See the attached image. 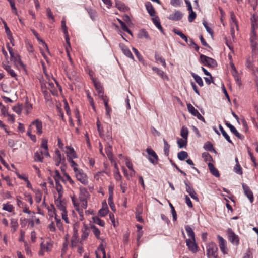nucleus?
Masks as SVG:
<instances>
[{
  "label": "nucleus",
  "mask_w": 258,
  "mask_h": 258,
  "mask_svg": "<svg viewBox=\"0 0 258 258\" xmlns=\"http://www.w3.org/2000/svg\"><path fill=\"white\" fill-rule=\"evenodd\" d=\"M90 195L87 190L84 187H80V194L79 200L80 203H78L74 197H72L73 204L77 211L79 210L80 206L82 209H86L87 207V199Z\"/></svg>",
  "instance_id": "nucleus-1"
},
{
  "label": "nucleus",
  "mask_w": 258,
  "mask_h": 258,
  "mask_svg": "<svg viewBox=\"0 0 258 258\" xmlns=\"http://www.w3.org/2000/svg\"><path fill=\"white\" fill-rule=\"evenodd\" d=\"M206 254L208 258H219L218 247L214 242H211L206 246Z\"/></svg>",
  "instance_id": "nucleus-2"
},
{
  "label": "nucleus",
  "mask_w": 258,
  "mask_h": 258,
  "mask_svg": "<svg viewBox=\"0 0 258 258\" xmlns=\"http://www.w3.org/2000/svg\"><path fill=\"white\" fill-rule=\"evenodd\" d=\"M200 58L201 62L204 66L214 68L217 65L216 61L211 57L206 56L203 54H201Z\"/></svg>",
  "instance_id": "nucleus-3"
},
{
  "label": "nucleus",
  "mask_w": 258,
  "mask_h": 258,
  "mask_svg": "<svg viewBox=\"0 0 258 258\" xmlns=\"http://www.w3.org/2000/svg\"><path fill=\"white\" fill-rule=\"evenodd\" d=\"M146 152L149 155L148 159L152 164L155 165L158 163V157L155 152L151 148L148 147Z\"/></svg>",
  "instance_id": "nucleus-4"
},
{
  "label": "nucleus",
  "mask_w": 258,
  "mask_h": 258,
  "mask_svg": "<svg viewBox=\"0 0 258 258\" xmlns=\"http://www.w3.org/2000/svg\"><path fill=\"white\" fill-rule=\"evenodd\" d=\"M229 240L234 245H237L239 243L238 236L235 234L231 228L227 231Z\"/></svg>",
  "instance_id": "nucleus-5"
},
{
  "label": "nucleus",
  "mask_w": 258,
  "mask_h": 258,
  "mask_svg": "<svg viewBox=\"0 0 258 258\" xmlns=\"http://www.w3.org/2000/svg\"><path fill=\"white\" fill-rule=\"evenodd\" d=\"M113 190L114 188L112 186H110L108 188L109 197H108V204L111 209L113 211L115 212L116 209L115 204H114L113 199Z\"/></svg>",
  "instance_id": "nucleus-6"
},
{
  "label": "nucleus",
  "mask_w": 258,
  "mask_h": 258,
  "mask_svg": "<svg viewBox=\"0 0 258 258\" xmlns=\"http://www.w3.org/2000/svg\"><path fill=\"white\" fill-rule=\"evenodd\" d=\"M187 109L188 111L195 116H196L198 119L202 120L205 122L204 118L201 115L199 111L195 108V107L190 104L187 105Z\"/></svg>",
  "instance_id": "nucleus-7"
},
{
  "label": "nucleus",
  "mask_w": 258,
  "mask_h": 258,
  "mask_svg": "<svg viewBox=\"0 0 258 258\" xmlns=\"http://www.w3.org/2000/svg\"><path fill=\"white\" fill-rule=\"evenodd\" d=\"M76 178L81 183L86 185L88 183V179L86 175L83 171L79 170L75 172Z\"/></svg>",
  "instance_id": "nucleus-8"
},
{
  "label": "nucleus",
  "mask_w": 258,
  "mask_h": 258,
  "mask_svg": "<svg viewBox=\"0 0 258 258\" xmlns=\"http://www.w3.org/2000/svg\"><path fill=\"white\" fill-rule=\"evenodd\" d=\"M32 125H35L36 128V133L38 135H40L42 134V122L39 119H36L34 121H32L29 126H30V128H31V126Z\"/></svg>",
  "instance_id": "nucleus-9"
},
{
  "label": "nucleus",
  "mask_w": 258,
  "mask_h": 258,
  "mask_svg": "<svg viewBox=\"0 0 258 258\" xmlns=\"http://www.w3.org/2000/svg\"><path fill=\"white\" fill-rule=\"evenodd\" d=\"M184 183L186 186V190L189 194L190 196L195 200L198 201L199 199L197 196L196 192L192 187L190 186L187 181H184Z\"/></svg>",
  "instance_id": "nucleus-10"
},
{
  "label": "nucleus",
  "mask_w": 258,
  "mask_h": 258,
  "mask_svg": "<svg viewBox=\"0 0 258 258\" xmlns=\"http://www.w3.org/2000/svg\"><path fill=\"white\" fill-rule=\"evenodd\" d=\"M92 81L95 89L97 91L99 97H102L104 94V92L101 83L94 79H92Z\"/></svg>",
  "instance_id": "nucleus-11"
},
{
  "label": "nucleus",
  "mask_w": 258,
  "mask_h": 258,
  "mask_svg": "<svg viewBox=\"0 0 258 258\" xmlns=\"http://www.w3.org/2000/svg\"><path fill=\"white\" fill-rule=\"evenodd\" d=\"M186 245L188 246L189 249L193 253H196L198 251V248L197 244L195 243V240L188 239L186 241Z\"/></svg>",
  "instance_id": "nucleus-12"
},
{
  "label": "nucleus",
  "mask_w": 258,
  "mask_h": 258,
  "mask_svg": "<svg viewBox=\"0 0 258 258\" xmlns=\"http://www.w3.org/2000/svg\"><path fill=\"white\" fill-rule=\"evenodd\" d=\"M217 238L219 240V247L221 251L224 254L227 253V248L226 246V241L219 235L217 236Z\"/></svg>",
  "instance_id": "nucleus-13"
},
{
  "label": "nucleus",
  "mask_w": 258,
  "mask_h": 258,
  "mask_svg": "<svg viewBox=\"0 0 258 258\" xmlns=\"http://www.w3.org/2000/svg\"><path fill=\"white\" fill-rule=\"evenodd\" d=\"M183 17V14L179 11H176L174 13L170 14L168 16V19L172 21L180 20Z\"/></svg>",
  "instance_id": "nucleus-14"
},
{
  "label": "nucleus",
  "mask_w": 258,
  "mask_h": 258,
  "mask_svg": "<svg viewBox=\"0 0 258 258\" xmlns=\"http://www.w3.org/2000/svg\"><path fill=\"white\" fill-rule=\"evenodd\" d=\"M242 187L244 190L245 195L249 199L250 201L252 202L253 201V194L251 190L250 189L249 187L244 184L242 185Z\"/></svg>",
  "instance_id": "nucleus-15"
},
{
  "label": "nucleus",
  "mask_w": 258,
  "mask_h": 258,
  "mask_svg": "<svg viewBox=\"0 0 258 258\" xmlns=\"http://www.w3.org/2000/svg\"><path fill=\"white\" fill-rule=\"evenodd\" d=\"M61 198L58 197L55 200V204L58 209L62 211V212H66V208L64 204L61 201Z\"/></svg>",
  "instance_id": "nucleus-16"
},
{
  "label": "nucleus",
  "mask_w": 258,
  "mask_h": 258,
  "mask_svg": "<svg viewBox=\"0 0 258 258\" xmlns=\"http://www.w3.org/2000/svg\"><path fill=\"white\" fill-rule=\"evenodd\" d=\"M68 149L67 152L68 160L77 158V155L74 149L72 147H66Z\"/></svg>",
  "instance_id": "nucleus-17"
},
{
  "label": "nucleus",
  "mask_w": 258,
  "mask_h": 258,
  "mask_svg": "<svg viewBox=\"0 0 258 258\" xmlns=\"http://www.w3.org/2000/svg\"><path fill=\"white\" fill-rule=\"evenodd\" d=\"M251 30L258 29V16L256 14H253L251 18Z\"/></svg>",
  "instance_id": "nucleus-18"
},
{
  "label": "nucleus",
  "mask_w": 258,
  "mask_h": 258,
  "mask_svg": "<svg viewBox=\"0 0 258 258\" xmlns=\"http://www.w3.org/2000/svg\"><path fill=\"white\" fill-rule=\"evenodd\" d=\"M257 36L256 32L255 30H251V33L250 35V41L251 42V46L253 48H254L256 45V40Z\"/></svg>",
  "instance_id": "nucleus-19"
},
{
  "label": "nucleus",
  "mask_w": 258,
  "mask_h": 258,
  "mask_svg": "<svg viewBox=\"0 0 258 258\" xmlns=\"http://www.w3.org/2000/svg\"><path fill=\"white\" fill-rule=\"evenodd\" d=\"M145 6L150 15L151 16H155V10L153 8L152 4L150 2H147L145 4Z\"/></svg>",
  "instance_id": "nucleus-20"
},
{
  "label": "nucleus",
  "mask_w": 258,
  "mask_h": 258,
  "mask_svg": "<svg viewBox=\"0 0 258 258\" xmlns=\"http://www.w3.org/2000/svg\"><path fill=\"white\" fill-rule=\"evenodd\" d=\"M208 167L210 172L215 177H219L220 174L218 170L214 167V165L211 163H209Z\"/></svg>",
  "instance_id": "nucleus-21"
},
{
  "label": "nucleus",
  "mask_w": 258,
  "mask_h": 258,
  "mask_svg": "<svg viewBox=\"0 0 258 258\" xmlns=\"http://www.w3.org/2000/svg\"><path fill=\"white\" fill-rule=\"evenodd\" d=\"M41 248L44 249L45 251L49 252L51 251L53 244L50 242H47L44 243L43 242L41 243Z\"/></svg>",
  "instance_id": "nucleus-22"
},
{
  "label": "nucleus",
  "mask_w": 258,
  "mask_h": 258,
  "mask_svg": "<svg viewBox=\"0 0 258 258\" xmlns=\"http://www.w3.org/2000/svg\"><path fill=\"white\" fill-rule=\"evenodd\" d=\"M3 67L5 69V70L10 74L11 77L16 78L17 75L16 73L15 72V71L11 69L10 66L8 64H5L3 63Z\"/></svg>",
  "instance_id": "nucleus-23"
},
{
  "label": "nucleus",
  "mask_w": 258,
  "mask_h": 258,
  "mask_svg": "<svg viewBox=\"0 0 258 258\" xmlns=\"http://www.w3.org/2000/svg\"><path fill=\"white\" fill-rule=\"evenodd\" d=\"M55 184H56V189L58 194V197L59 198H62L63 195V188L62 185L60 184L59 181L57 180H55Z\"/></svg>",
  "instance_id": "nucleus-24"
},
{
  "label": "nucleus",
  "mask_w": 258,
  "mask_h": 258,
  "mask_svg": "<svg viewBox=\"0 0 258 258\" xmlns=\"http://www.w3.org/2000/svg\"><path fill=\"white\" fill-rule=\"evenodd\" d=\"M152 21L154 24L156 26V27L161 31L162 33H164L163 28L160 24L159 18L158 16H155L152 18Z\"/></svg>",
  "instance_id": "nucleus-25"
},
{
  "label": "nucleus",
  "mask_w": 258,
  "mask_h": 258,
  "mask_svg": "<svg viewBox=\"0 0 258 258\" xmlns=\"http://www.w3.org/2000/svg\"><path fill=\"white\" fill-rule=\"evenodd\" d=\"M108 212H109V209L107 207L106 202H105L104 205H103V207L101 209H100L99 211V214L101 216L104 217L108 214Z\"/></svg>",
  "instance_id": "nucleus-26"
},
{
  "label": "nucleus",
  "mask_w": 258,
  "mask_h": 258,
  "mask_svg": "<svg viewBox=\"0 0 258 258\" xmlns=\"http://www.w3.org/2000/svg\"><path fill=\"white\" fill-rule=\"evenodd\" d=\"M43 152L42 151L40 152H36L34 153V161L36 162H43V157L42 156Z\"/></svg>",
  "instance_id": "nucleus-27"
},
{
  "label": "nucleus",
  "mask_w": 258,
  "mask_h": 258,
  "mask_svg": "<svg viewBox=\"0 0 258 258\" xmlns=\"http://www.w3.org/2000/svg\"><path fill=\"white\" fill-rule=\"evenodd\" d=\"M185 228L188 236L190 238V239L195 240V233L192 229L188 225L185 226Z\"/></svg>",
  "instance_id": "nucleus-28"
},
{
  "label": "nucleus",
  "mask_w": 258,
  "mask_h": 258,
  "mask_svg": "<svg viewBox=\"0 0 258 258\" xmlns=\"http://www.w3.org/2000/svg\"><path fill=\"white\" fill-rule=\"evenodd\" d=\"M55 153L56 156L54 157V160H57L64 163L66 161L65 157L61 155L60 152L58 149H56Z\"/></svg>",
  "instance_id": "nucleus-29"
},
{
  "label": "nucleus",
  "mask_w": 258,
  "mask_h": 258,
  "mask_svg": "<svg viewBox=\"0 0 258 258\" xmlns=\"http://www.w3.org/2000/svg\"><path fill=\"white\" fill-rule=\"evenodd\" d=\"M12 59L17 66H21L22 67H25L22 61H21L20 56L19 54L16 55V56L13 57Z\"/></svg>",
  "instance_id": "nucleus-30"
},
{
  "label": "nucleus",
  "mask_w": 258,
  "mask_h": 258,
  "mask_svg": "<svg viewBox=\"0 0 258 258\" xmlns=\"http://www.w3.org/2000/svg\"><path fill=\"white\" fill-rule=\"evenodd\" d=\"M11 226L13 232H15L18 227V220L15 218H12L11 219Z\"/></svg>",
  "instance_id": "nucleus-31"
},
{
  "label": "nucleus",
  "mask_w": 258,
  "mask_h": 258,
  "mask_svg": "<svg viewBox=\"0 0 258 258\" xmlns=\"http://www.w3.org/2000/svg\"><path fill=\"white\" fill-rule=\"evenodd\" d=\"M105 152L109 159L112 161V147L110 145L108 144L105 149Z\"/></svg>",
  "instance_id": "nucleus-32"
},
{
  "label": "nucleus",
  "mask_w": 258,
  "mask_h": 258,
  "mask_svg": "<svg viewBox=\"0 0 258 258\" xmlns=\"http://www.w3.org/2000/svg\"><path fill=\"white\" fill-rule=\"evenodd\" d=\"M191 76L200 86L202 87L203 86V82L200 76H198L194 73H191Z\"/></svg>",
  "instance_id": "nucleus-33"
},
{
  "label": "nucleus",
  "mask_w": 258,
  "mask_h": 258,
  "mask_svg": "<svg viewBox=\"0 0 258 258\" xmlns=\"http://www.w3.org/2000/svg\"><path fill=\"white\" fill-rule=\"evenodd\" d=\"M219 128L220 131L221 132V134L224 136V137L225 138V139L230 143H232V141L231 140L229 135L226 133V132L225 131L223 127L221 124H219Z\"/></svg>",
  "instance_id": "nucleus-34"
},
{
  "label": "nucleus",
  "mask_w": 258,
  "mask_h": 258,
  "mask_svg": "<svg viewBox=\"0 0 258 258\" xmlns=\"http://www.w3.org/2000/svg\"><path fill=\"white\" fill-rule=\"evenodd\" d=\"M177 144L179 148L185 147L187 145V139H179L177 140Z\"/></svg>",
  "instance_id": "nucleus-35"
},
{
  "label": "nucleus",
  "mask_w": 258,
  "mask_h": 258,
  "mask_svg": "<svg viewBox=\"0 0 258 258\" xmlns=\"http://www.w3.org/2000/svg\"><path fill=\"white\" fill-rule=\"evenodd\" d=\"M92 220L94 223L102 226L104 227L105 225L104 222L100 219L98 217L95 216L92 217Z\"/></svg>",
  "instance_id": "nucleus-36"
},
{
  "label": "nucleus",
  "mask_w": 258,
  "mask_h": 258,
  "mask_svg": "<svg viewBox=\"0 0 258 258\" xmlns=\"http://www.w3.org/2000/svg\"><path fill=\"white\" fill-rule=\"evenodd\" d=\"M163 142L164 154L166 156H168L169 153V149L170 146L164 139H163Z\"/></svg>",
  "instance_id": "nucleus-37"
},
{
  "label": "nucleus",
  "mask_w": 258,
  "mask_h": 258,
  "mask_svg": "<svg viewBox=\"0 0 258 258\" xmlns=\"http://www.w3.org/2000/svg\"><path fill=\"white\" fill-rule=\"evenodd\" d=\"M89 234V229L86 226H84V229L82 230V235L81 238L83 240L86 239Z\"/></svg>",
  "instance_id": "nucleus-38"
},
{
  "label": "nucleus",
  "mask_w": 258,
  "mask_h": 258,
  "mask_svg": "<svg viewBox=\"0 0 258 258\" xmlns=\"http://www.w3.org/2000/svg\"><path fill=\"white\" fill-rule=\"evenodd\" d=\"M180 135L183 138L187 139L188 135V130L187 128L184 126H182L181 130Z\"/></svg>",
  "instance_id": "nucleus-39"
},
{
  "label": "nucleus",
  "mask_w": 258,
  "mask_h": 258,
  "mask_svg": "<svg viewBox=\"0 0 258 258\" xmlns=\"http://www.w3.org/2000/svg\"><path fill=\"white\" fill-rule=\"evenodd\" d=\"M230 17H231V20L232 22L231 25L233 26V25H234L236 27V29L238 30V23L236 20V16L233 12H231L230 13Z\"/></svg>",
  "instance_id": "nucleus-40"
},
{
  "label": "nucleus",
  "mask_w": 258,
  "mask_h": 258,
  "mask_svg": "<svg viewBox=\"0 0 258 258\" xmlns=\"http://www.w3.org/2000/svg\"><path fill=\"white\" fill-rule=\"evenodd\" d=\"M152 69L161 78H164L165 77L167 78V76L165 75L164 72L161 70L156 67H153Z\"/></svg>",
  "instance_id": "nucleus-41"
},
{
  "label": "nucleus",
  "mask_w": 258,
  "mask_h": 258,
  "mask_svg": "<svg viewBox=\"0 0 258 258\" xmlns=\"http://www.w3.org/2000/svg\"><path fill=\"white\" fill-rule=\"evenodd\" d=\"M122 51L123 53L128 57L131 58L132 59L134 58L133 55L132 54L130 50L125 47H123L122 48Z\"/></svg>",
  "instance_id": "nucleus-42"
},
{
  "label": "nucleus",
  "mask_w": 258,
  "mask_h": 258,
  "mask_svg": "<svg viewBox=\"0 0 258 258\" xmlns=\"http://www.w3.org/2000/svg\"><path fill=\"white\" fill-rule=\"evenodd\" d=\"M91 228L92 230L93 234L95 235L97 239H99L100 234V231L99 230V229L94 225L91 226Z\"/></svg>",
  "instance_id": "nucleus-43"
},
{
  "label": "nucleus",
  "mask_w": 258,
  "mask_h": 258,
  "mask_svg": "<svg viewBox=\"0 0 258 258\" xmlns=\"http://www.w3.org/2000/svg\"><path fill=\"white\" fill-rule=\"evenodd\" d=\"M188 157V154L185 151H181L178 153V158L180 160H183L187 158Z\"/></svg>",
  "instance_id": "nucleus-44"
},
{
  "label": "nucleus",
  "mask_w": 258,
  "mask_h": 258,
  "mask_svg": "<svg viewBox=\"0 0 258 258\" xmlns=\"http://www.w3.org/2000/svg\"><path fill=\"white\" fill-rule=\"evenodd\" d=\"M155 59L157 62L162 63L164 67H166V64L164 59L162 58V56L158 54H155Z\"/></svg>",
  "instance_id": "nucleus-45"
},
{
  "label": "nucleus",
  "mask_w": 258,
  "mask_h": 258,
  "mask_svg": "<svg viewBox=\"0 0 258 258\" xmlns=\"http://www.w3.org/2000/svg\"><path fill=\"white\" fill-rule=\"evenodd\" d=\"M204 148L205 150L209 151H214V149L213 148V145L210 142H207L205 145Z\"/></svg>",
  "instance_id": "nucleus-46"
},
{
  "label": "nucleus",
  "mask_w": 258,
  "mask_h": 258,
  "mask_svg": "<svg viewBox=\"0 0 258 258\" xmlns=\"http://www.w3.org/2000/svg\"><path fill=\"white\" fill-rule=\"evenodd\" d=\"M14 207L12 205L7 203L4 204L3 209L8 212H11L13 210Z\"/></svg>",
  "instance_id": "nucleus-47"
},
{
  "label": "nucleus",
  "mask_w": 258,
  "mask_h": 258,
  "mask_svg": "<svg viewBox=\"0 0 258 258\" xmlns=\"http://www.w3.org/2000/svg\"><path fill=\"white\" fill-rule=\"evenodd\" d=\"M27 135L30 137L31 139L34 142L36 141V137L35 135L32 134V130L30 128V126H29V128L27 133Z\"/></svg>",
  "instance_id": "nucleus-48"
},
{
  "label": "nucleus",
  "mask_w": 258,
  "mask_h": 258,
  "mask_svg": "<svg viewBox=\"0 0 258 258\" xmlns=\"http://www.w3.org/2000/svg\"><path fill=\"white\" fill-rule=\"evenodd\" d=\"M88 13H89L90 17L92 20H94L96 16V12L95 10L92 9H87Z\"/></svg>",
  "instance_id": "nucleus-49"
},
{
  "label": "nucleus",
  "mask_w": 258,
  "mask_h": 258,
  "mask_svg": "<svg viewBox=\"0 0 258 258\" xmlns=\"http://www.w3.org/2000/svg\"><path fill=\"white\" fill-rule=\"evenodd\" d=\"M64 70L66 72L68 78L70 80L72 79L75 75V71L73 70L68 71L67 70L65 69Z\"/></svg>",
  "instance_id": "nucleus-50"
},
{
  "label": "nucleus",
  "mask_w": 258,
  "mask_h": 258,
  "mask_svg": "<svg viewBox=\"0 0 258 258\" xmlns=\"http://www.w3.org/2000/svg\"><path fill=\"white\" fill-rule=\"evenodd\" d=\"M225 124L229 128V129L230 130L231 132L234 135L238 131H237V130L235 128V127L233 125H232L231 124H230V123L228 122H225Z\"/></svg>",
  "instance_id": "nucleus-51"
},
{
  "label": "nucleus",
  "mask_w": 258,
  "mask_h": 258,
  "mask_svg": "<svg viewBox=\"0 0 258 258\" xmlns=\"http://www.w3.org/2000/svg\"><path fill=\"white\" fill-rule=\"evenodd\" d=\"M53 177L55 180L56 179L58 181H59V180H61L62 181H65L64 179H62L61 176L59 171L57 170H56L55 171V175H54Z\"/></svg>",
  "instance_id": "nucleus-52"
},
{
  "label": "nucleus",
  "mask_w": 258,
  "mask_h": 258,
  "mask_svg": "<svg viewBox=\"0 0 258 258\" xmlns=\"http://www.w3.org/2000/svg\"><path fill=\"white\" fill-rule=\"evenodd\" d=\"M234 170L235 172L237 174H242V168H241L240 165L239 164V163H236L235 166L234 167Z\"/></svg>",
  "instance_id": "nucleus-53"
},
{
  "label": "nucleus",
  "mask_w": 258,
  "mask_h": 258,
  "mask_svg": "<svg viewBox=\"0 0 258 258\" xmlns=\"http://www.w3.org/2000/svg\"><path fill=\"white\" fill-rule=\"evenodd\" d=\"M46 12H47V16L48 18L49 19H51L53 22H54L55 21L54 17L51 12V9L49 8L47 9Z\"/></svg>",
  "instance_id": "nucleus-54"
},
{
  "label": "nucleus",
  "mask_w": 258,
  "mask_h": 258,
  "mask_svg": "<svg viewBox=\"0 0 258 258\" xmlns=\"http://www.w3.org/2000/svg\"><path fill=\"white\" fill-rule=\"evenodd\" d=\"M189 15L188 16V21L190 22H192L196 18V14L193 11L189 12Z\"/></svg>",
  "instance_id": "nucleus-55"
},
{
  "label": "nucleus",
  "mask_w": 258,
  "mask_h": 258,
  "mask_svg": "<svg viewBox=\"0 0 258 258\" xmlns=\"http://www.w3.org/2000/svg\"><path fill=\"white\" fill-rule=\"evenodd\" d=\"M48 212H49V215L52 217L53 216V214L55 215V209L54 208V206L53 205H51V208L48 207Z\"/></svg>",
  "instance_id": "nucleus-56"
},
{
  "label": "nucleus",
  "mask_w": 258,
  "mask_h": 258,
  "mask_svg": "<svg viewBox=\"0 0 258 258\" xmlns=\"http://www.w3.org/2000/svg\"><path fill=\"white\" fill-rule=\"evenodd\" d=\"M203 24L204 26L206 31L210 34L211 35H213V31L208 25L207 22L205 21H204L203 22Z\"/></svg>",
  "instance_id": "nucleus-57"
},
{
  "label": "nucleus",
  "mask_w": 258,
  "mask_h": 258,
  "mask_svg": "<svg viewBox=\"0 0 258 258\" xmlns=\"http://www.w3.org/2000/svg\"><path fill=\"white\" fill-rule=\"evenodd\" d=\"M68 161L71 164V166L73 168V169H74L75 172L79 170L77 167V163H76V162L73 160V159H71V160H69Z\"/></svg>",
  "instance_id": "nucleus-58"
},
{
  "label": "nucleus",
  "mask_w": 258,
  "mask_h": 258,
  "mask_svg": "<svg viewBox=\"0 0 258 258\" xmlns=\"http://www.w3.org/2000/svg\"><path fill=\"white\" fill-rule=\"evenodd\" d=\"M47 143L48 140L47 139H42L41 144V148H43L44 149H48Z\"/></svg>",
  "instance_id": "nucleus-59"
},
{
  "label": "nucleus",
  "mask_w": 258,
  "mask_h": 258,
  "mask_svg": "<svg viewBox=\"0 0 258 258\" xmlns=\"http://www.w3.org/2000/svg\"><path fill=\"white\" fill-rule=\"evenodd\" d=\"M87 97H88V100H89V102L90 105H91V106H92V108L93 109V110L94 111H95L96 110V108H95V104H94V102L93 98L91 97V96L89 95V94H87Z\"/></svg>",
  "instance_id": "nucleus-60"
},
{
  "label": "nucleus",
  "mask_w": 258,
  "mask_h": 258,
  "mask_svg": "<svg viewBox=\"0 0 258 258\" xmlns=\"http://www.w3.org/2000/svg\"><path fill=\"white\" fill-rule=\"evenodd\" d=\"M13 110L18 114H20L22 111V108L20 105H18L17 106H14Z\"/></svg>",
  "instance_id": "nucleus-61"
},
{
  "label": "nucleus",
  "mask_w": 258,
  "mask_h": 258,
  "mask_svg": "<svg viewBox=\"0 0 258 258\" xmlns=\"http://www.w3.org/2000/svg\"><path fill=\"white\" fill-rule=\"evenodd\" d=\"M202 157L206 161H210L212 159L211 155L208 152H204L202 154Z\"/></svg>",
  "instance_id": "nucleus-62"
},
{
  "label": "nucleus",
  "mask_w": 258,
  "mask_h": 258,
  "mask_svg": "<svg viewBox=\"0 0 258 258\" xmlns=\"http://www.w3.org/2000/svg\"><path fill=\"white\" fill-rule=\"evenodd\" d=\"M114 177L117 181H120V182L121 181V180L122 179V177L120 174L119 170H117V171H115Z\"/></svg>",
  "instance_id": "nucleus-63"
},
{
  "label": "nucleus",
  "mask_w": 258,
  "mask_h": 258,
  "mask_svg": "<svg viewBox=\"0 0 258 258\" xmlns=\"http://www.w3.org/2000/svg\"><path fill=\"white\" fill-rule=\"evenodd\" d=\"M79 242V239L78 238H73L72 237L71 240V247H74L77 246V243Z\"/></svg>",
  "instance_id": "nucleus-64"
}]
</instances>
